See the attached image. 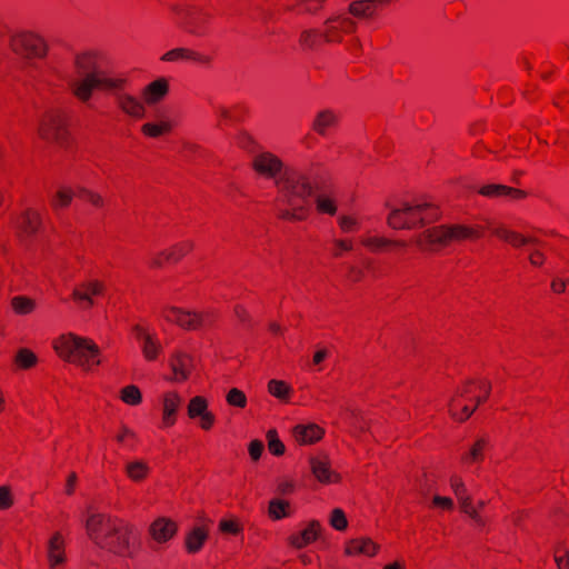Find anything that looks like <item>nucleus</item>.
<instances>
[{"label":"nucleus","instance_id":"2f4dec72","mask_svg":"<svg viewBox=\"0 0 569 569\" xmlns=\"http://www.w3.org/2000/svg\"><path fill=\"white\" fill-rule=\"evenodd\" d=\"M190 358L187 353L177 352L170 359V367L174 375V380L182 382L189 378L188 370Z\"/></svg>","mask_w":569,"mask_h":569},{"label":"nucleus","instance_id":"f3484780","mask_svg":"<svg viewBox=\"0 0 569 569\" xmlns=\"http://www.w3.org/2000/svg\"><path fill=\"white\" fill-rule=\"evenodd\" d=\"M218 118L217 127L224 128L244 121L248 116V109L243 104H234L230 108L219 106L216 108Z\"/></svg>","mask_w":569,"mask_h":569},{"label":"nucleus","instance_id":"9b49d317","mask_svg":"<svg viewBox=\"0 0 569 569\" xmlns=\"http://www.w3.org/2000/svg\"><path fill=\"white\" fill-rule=\"evenodd\" d=\"M104 291L106 286L102 281L90 280L77 284L72 290L71 299L79 308L88 310L94 306L93 298L103 296Z\"/></svg>","mask_w":569,"mask_h":569},{"label":"nucleus","instance_id":"6ab92c4d","mask_svg":"<svg viewBox=\"0 0 569 569\" xmlns=\"http://www.w3.org/2000/svg\"><path fill=\"white\" fill-rule=\"evenodd\" d=\"M478 193L483 197H487V198L510 197L511 199H515V200H522L528 197V192L522 189L509 187L506 184H499V183L483 184L478 190Z\"/></svg>","mask_w":569,"mask_h":569},{"label":"nucleus","instance_id":"bb28decb","mask_svg":"<svg viewBox=\"0 0 569 569\" xmlns=\"http://www.w3.org/2000/svg\"><path fill=\"white\" fill-rule=\"evenodd\" d=\"M116 100L118 108L126 114L136 119H142L144 117V106L136 97L121 92L120 94H117Z\"/></svg>","mask_w":569,"mask_h":569},{"label":"nucleus","instance_id":"39448f33","mask_svg":"<svg viewBox=\"0 0 569 569\" xmlns=\"http://www.w3.org/2000/svg\"><path fill=\"white\" fill-rule=\"evenodd\" d=\"M440 217L439 208L430 203L411 206L405 203L401 208L392 210L388 216V224L392 229H412L423 227Z\"/></svg>","mask_w":569,"mask_h":569},{"label":"nucleus","instance_id":"20e7f679","mask_svg":"<svg viewBox=\"0 0 569 569\" xmlns=\"http://www.w3.org/2000/svg\"><path fill=\"white\" fill-rule=\"evenodd\" d=\"M491 389V382L486 379L466 381L449 402L451 417L458 422L467 421L477 408L489 399Z\"/></svg>","mask_w":569,"mask_h":569},{"label":"nucleus","instance_id":"dca6fc26","mask_svg":"<svg viewBox=\"0 0 569 569\" xmlns=\"http://www.w3.org/2000/svg\"><path fill=\"white\" fill-rule=\"evenodd\" d=\"M42 226L40 213L31 208L26 209L17 220V229L19 237H32Z\"/></svg>","mask_w":569,"mask_h":569},{"label":"nucleus","instance_id":"58836bf2","mask_svg":"<svg viewBox=\"0 0 569 569\" xmlns=\"http://www.w3.org/2000/svg\"><path fill=\"white\" fill-rule=\"evenodd\" d=\"M150 468L143 461H132L126 466V472L128 478L134 482L144 480L149 475Z\"/></svg>","mask_w":569,"mask_h":569},{"label":"nucleus","instance_id":"a19ab883","mask_svg":"<svg viewBox=\"0 0 569 569\" xmlns=\"http://www.w3.org/2000/svg\"><path fill=\"white\" fill-rule=\"evenodd\" d=\"M11 307L17 315H29L36 309V301L26 296H16L11 299Z\"/></svg>","mask_w":569,"mask_h":569},{"label":"nucleus","instance_id":"c85d7f7f","mask_svg":"<svg viewBox=\"0 0 569 569\" xmlns=\"http://www.w3.org/2000/svg\"><path fill=\"white\" fill-rule=\"evenodd\" d=\"M493 234L508 242L513 248H521L528 244H537L539 240L535 237H526L517 231L507 228H496Z\"/></svg>","mask_w":569,"mask_h":569},{"label":"nucleus","instance_id":"052dcab7","mask_svg":"<svg viewBox=\"0 0 569 569\" xmlns=\"http://www.w3.org/2000/svg\"><path fill=\"white\" fill-rule=\"evenodd\" d=\"M184 56H187V48H174L163 53L160 60L164 62H176L186 60Z\"/></svg>","mask_w":569,"mask_h":569},{"label":"nucleus","instance_id":"f704fd0d","mask_svg":"<svg viewBox=\"0 0 569 569\" xmlns=\"http://www.w3.org/2000/svg\"><path fill=\"white\" fill-rule=\"evenodd\" d=\"M268 516L273 521L290 517V502L283 499L270 500L268 506Z\"/></svg>","mask_w":569,"mask_h":569},{"label":"nucleus","instance_id":"5701e85b","mask_svg":"<svg viewBox=\"0 0 569 569\" xmlns=\"http://www.w3.org/2000/svg\"><path fill=\"white\" fill-rule=\"evenodd\" d=\"M340 121L339 114L331 109L320 110L312 123L311 129L319 136L325 137L330 129L338 127Z\"/></svg>","mask_w":569,"mask_h":569},{"label":"nucleus","instance_id":"ea45409f","mask_svg":"<svg viewBox=\"0 0 569 569\" xmlns=\"http://www.w3.org/2000/svg\"><path fill=\"white\" fill-rule=\"evenodd\" d=\"M192 248L193 246L190 241H182L173 244L169 249H166V254L169 258V263H178L183 257H186L192 250Z\"/></svg>","mask_w":569,"mask_h":569},{"label":"nucleus","instance_id":"37998d69","mask_svg":"<svg viewBox=\"0 0 569 569\" xmlns=\"http://www.w3.org/2000/svg\"><path fill=\"white\" fill-rule=\"evenodd\" d=\"M268 391L274 398L287 400L291 393V387L283 380L271 379L268 382Z\"/></svg>","mask_w":569,"mask_h":569},{"label":"nucleus","instance_id":"bf43d9fd","mask_svg":"<svg viewBox=\"0 0 569 569\" xmlns=\"http://www.w3.org/2000/svg\"><path fill=\"white\" fill-rule=\"evenodd\" d=\"M233 311L237 319L241 322L243 327H246L247 329H251L253 327L252 318L249 311L242 305H236Z\"/></svg>","mask_w":569,"mask_h":569},{"label":"nucleus","instance_id":"2eb2a0df","mask_svg":"<svg viewBox=\"0 0 569 569\" xmlns=\"http://www.w3.org/2000/svg\"><path fill=\"white\" fill-rule=\"evenodd\" d=\"M178 532V525L170 518L159 517L149 527L151 538L158 543H166Z\"/></svg>","mask_w":569,"mask_h":569},{"label":"nucleus","instance_id":"7ed1b4c3","mask_svg":"<svg viewBox=\"0 0 569 569\" xmlns=\"http://www.w3.org/2000/svg\"><path fill=\"white\" fill-rule=\"evenodd\" d=\"M57 355L69 363L77 365L89 371L93 366L100 365L101 355L99 346L90 338L76 333L61 335L53 342Z\"/></svg>","mask_w":569,"mask_h":569},{"label":"nucleus","instance_id":"680f3d73","mask_svg":"<svg viewBox=\"0 0 569 569\" xmlns=\"http://www.w3.org/2000/svg\"><path fill=\"white\" fill-rule=\"evenodd\" d=\"M116 440L119 443L130 441V446L133 447L136 443V433L126 425H121L120 430L116 436Z\"/></svg>","mask_w":569,"mask_h":569},{"label":"nucleus","instance_id":"cd10ccee","mask_svg":"<svg viewBox=\"0 0 569 569\" xmlns=\"http://www.w3.org/2000/svg\"><path fill=\"white\" fill-rule=\"evenodd\" d=\"M181 398L178 392L169 391L163 397L162 425L166 428L172 427L177 421V411L180 407Z\"/></svg>","mask_w":569,"mask_h":569},{"label":"nucleus","instance_id":"0eeeda50","mask_svg":"<svg viewBox=\"0 0 569 569\" xmlns=\"http://www.w3.org/2000/svg\"><path fill=\"white\" fill-rule=\"evenodd\" d=\"M278 186L288 206H295L299 201L305 203L315 192L309 178L293 168H284Z\"/></svg>","mask_w":569,"mask_h":569},{"label":"nucleus","instance_id":"a18cd8bd","mask_svg":"<svg viewBox=\"0 0 569 569\" xmlns=\"http://www.w3.org/2000/svg\"><path fill=\"white\" fill-rule=\"evenodd\" d=\"M161 351V345L154 336L146 337L142 343V353L147 361H154L158 359Z\"/></svg>","mask_w":569,"mask_h":569},{"label":"nucleus","instance_id":"f03ea898","mask_svg":"<svg viewBox=\"0 0 569 569\" xmlns=\"http://www.w3.org/2000/svg\"><path fill=\"white\" fill-rule=\"evenodd\" d=\"M486 227L482 224H440L423 230L417 237V244L421 250H437L452 242L478 240L485 236Z\"/></svg>","mask_w":569,"mask_h":569},{"label":"nucleus","instance_id":"393cba45","mask_svg":"<svg viewBox=\"0 0 569 569\" xmlns=\"http://www.w3.org/2000/svg\"><path fill=\"white\" fill-rule=\"evenodd\" d=\"M380 546L372 541V539L362 537L349 540L346 545L345 553L347 556L365 555L368 557H373L377 555Z\"/></svg>","mask_w":569,"mask_h":569},{"label":"nucleus","instance_id":"a211bd4d","mask_svg":"<svg viewBox=\"0 0 569 569\" xmlns=\"http://www.w3.org/2000/svg\"><path fill=\"white\" fill-rule=\"evenodd\" d=\"M74 69L80 77L79 80H87L90 77L96 78L102 69L98 63L97 56L92 52H83L76 56Z\"/></svg>","mask_w":569,"mask_h":569},{"label":"nucleus","instance_id":"864d4df0","mask_svg":"<svg viewBox=\"0 0 569 569\" xmlns=\"http://www.w3.org/2000/svg\"><path fill=\"white\" fill-rule=\"evenodd\" d=\"M219 530L223 533L237 536L243 531V527L237 519H221Z\"/></svg>","mask_w":569,"mask_h":569},{"label":"nucleus","instance_id":"423d86ee","mask_svg":"<svg viewBox=\"0 0 569 569\" xmlns=\"http://www.w3.org/2000/svg\"><path fill=\"white\" fill-rule=\"evenodd\" d=\"M128 79L124 77H111L106 70H102L96 78L90 77L87 80H76L71 83L72 94L81 102H88L93 91H102L117 97L127 87Z\"/></svg>","mask_w":569,"mask_h":569},{"label":"nucleus","instance_id":"4d7b16f0","mask_svg":"<svg viewBox=\"0 0 569 569\" xmlns=\"http://www.w3.org/2000/svg\"><path fill=\"white\" fill-rule=\"evenodd\" d=\"M333 22H329V18L325 21L323 39L326 43L340 42L342 40V31L340 29H333Z\"/></svg>","mask_w":569,"mask_h":569},{"label":"nucleus","instance_id":"49530a36","mask_svg":"<svg viewBox=\"0 0 569 569\" xmlns=\"http://www.w3.org/2000/svg\"><path fill=\"white\" fill-rule=\"evenodd\" d=\"M120 399L130 406H138L142 402V393L136 385H129L121 389Z\"/></svg>","mask_w":569,"mask_h":569},{"label":"nucleus","instance_id":"69168bd1","mask_svg":"<svg viewBox=\"0 0 569 569\" xmlns=\"http://www.w3.org/2000/svg\"><path fill=\"white\" fill-rule=\"evenodd\" d=\"M78 197L86 201H89L94 207H101L103 204V200L100 197V194L91 192L87 189H81L78 193Z\"/></svg>","mask_w":569,"mask_h":569},{"label":"nucleus","instance_id":"de8ad7c7","mask_svg":"<svg viewBox=\"0 0 569 569\" xmlns=\"http://www.w3.org/2000/svg\"><path fill=\"white\" fill-rule=\"evenodd\" d=\"M268 441V450L271 455L280 457L284 453V443L280 440L276 429H269L266 435Z\"/></svg>","mask_w":569,"mask_h":569},{"label":"nucleus","instance_id":"412c9836","mask_svg":"<svg viewBox=\"0 0 569 569\" xmlns=\"http://www.w3.org/2000/svg\"><path fill=\"white\" fill-rule=\"evenodd\" d=\"M325 429L317 423L297 425L293 428V437L302 446L319 442L325 436Z\"/></svg>","mask_w":569,"mask_h":569},{"label":"nucleus","instance_id":"9d476101","mask_svg":"<svg viewBox=\"0 0 569 569\" xmlns=\"http://www.w3.org/2000/svg\"><path fill=\"white\" fill-rule=\"evenodd\" d=\"M10 47L17 56L28 60L44 58L49 49L44 38L32 31H22L12 36Z\"/></svg>","mask_w":569,"mask_h":569},{"label":"nucleus","instance_id":"338daca9","mask_svg":"<svg viewBox=\"0 0 569 569\" xmlns=\"http://www.w3.org/2000/svg\"><path fill=\"white\" fill-rule=\"evenodd\" d=\"M237 143L240 148L251 151L256 144L253 138L246 131L239 132Z\"/></svg>","mask_w":569,"mask_h":569},{"label":"nucleus","instance_id":"1a4fd4ad","mask_svg":"<svg viewBox=\"0 0 569 569\" xmlns=\"http://www.w3.org/2000/svg\"><path fill=\"white\" fill-rule=\"evenodd\" d=\"M161 316L166 321L189 331H196L203 327L211 326L217 320V313L214 311L194 312L173 306L163 307Z\"/></svg>","mask_w":569,"mask_h":569},{"label":"nucleus","instance_id":"8fccbe9b","mask_svg":"<svg viewBox=\"0 0 569 569\" xmlns=\"http://www.w3.org/2000/svg\"><path fill=\"white\" fill-rule=\"evenodd\" d=\"M460 503V510L468 515L473 521L478 526V527H485L486 525V521L483 520V518L480 516L479 511L477 508H475L472 506V499L471 497L469 498H465L462 501L459 502Z\"/></svg>","mask_w":569,"mask_h":569},{"label":"nucleus","instance_id":"0e129e2a","mask_svg":"<svg viewBox=\"0 0 569 569\" xmlns=\"http://www.w3.org/2000/svg\"><path fill=\"white\" fill-rule=\"evenodd\" d=\"M264 450V445L261 440L254 439L249 442L248 452L252 461H258Z\"/></svg>","mask_w":569,"mask_h":569},{"label":"nucleus","instance_id":"b1692460","mask_svg":"<svg viewBox=\"0 0 569 569\" xmlns=\"http://www.w3.org/2000/svg\"><path fill=\"white\" fill-rule=\"evenodd\" d=\"M168 93L169 82L162 77L150 82L143 88L142 99L148 106H152L163 100Z\"/></svg>","mask_w":569,"mask_h":569},{"label":"nucleus","instance_id":"a878e982","mask_svg":"<svg viewBox=\"0 0 569 569\" xmlns=\"http://www.w3.org/2000/svg\"><path fill=\"white\" fill-rule=\"evenodd\" d=\"M209 538V530L204 526L193 527L184 538V549L189 555H196L203 548Z\"/></svg>","mask_w":569,"mask_h":569},{"label":"nucleus","instance_id":"13d9d810","mask_svg":"<svg viewBox=\"0 0 569 569\" xmlns=\"http://www.w3.org/2000/svg\"><path fill=\"white\" fill-rule=\"evenodd\" d=\"M186 60L193 61L201 66H210L213 61V58L209 54L201 53L199 51L187 48Z\"/></svg>","mask_w":569,"mask_h":569},{"label":"nucleus","instance_id":"c03bdc74","mask_svg":"<svg viewBox=\"0 0 569 569\" xmlns=\"http://www.w3.org/2000/svg\"><path fill=\"white\" fill-rule=\"evenodd\" d=\"M73 198V192L69 188H61L52 197L50 204L53 210L64 209L70 206Z\"/></svg>","mask_w":569,"mask_h":569},{"label":"nucleus","instance_id":"5fc2aeb1","mask_svg":"<svg viewBox=\"0 0 569 569\" xmlns=\"http://www.w3.org/2000/svg\"><path fill=\"white\" fill-rule=\"evenodd\" d=\"M316 204L319 213H327L330 216H335L337 213V204L335 200L328 197L319 196L316 200Z\"/></svg>","mask_w":569,"mask_h":569},{"label":"nucleus","instance_id":"6e6d98bb","mask_svg":"<svg viewBox=\"0 0 569 569\" xmlns=\"http://www.w3.org/2000/svg\"><path fill=\"white\" fill-rule=\"evenodd\" d=\"M450 487L457 497L458 501H462L465 498L470 496L467 493V488L461 477L453 475L450 477Z\"/></svg>","mask_w":569,"mask_h":569},{"label":"nucleus","instance_id":"4468645a","mask_svg":"<svg viewBox=\"0 0 569 569\" xmlns=\"http://www.w3.org/2000/svg\"><path fill=\"white\" fill-rule=\"evenodd\" d=\"M390 0H355L348 6V13L359 20L373 19L378 10L389 4Z\"/></svg>","mask_w":569,"mask_h":569},{"label":"nucleus","instance_id":"e2e57ef3","mask_svg":"<svg viewBox=\"0 0 569 569\" xmlns=\"http://www.w3.org/2000/svg\"><path fill=\"white\" fill-rule=\"evenodd\" d=\"M13 506V497L10 487H0V510H7Z\"/></svg>","mask_w":569,"mask_h":569},{"label":"nucleus","instance_id":"c756f323","mask_svg":"<svg viewBox=\"0 0 569 569\" xmlns=\"http://www.w3.org/2000/svg\"><path fill=\"white\" fill-rule=\"evenodd\" d=\"M48 560L51 567L60 566L66 561L64 539L59 531L54 532L49 540Z\"/></svg>","mask_w":569,"mask_h":569},{"label":"nucleus","instance_id":"f8f14e48","mask_svg":"<svg viewBox=\"0 0 569 569\" xmlns=\"http://www.w3.org/2000/svg\"><path fill=\"white\" fill-rule=\"evenodd\" d=\"M211 17L203 10L191 7L188 8L182 17V29L196 37H206L209 33Z\"/></svg>","mask_w":569,"mask_h":569},{"label":"nucleus","instance_id":"c9c22d12","mask_svg":"<svg viewBox=\"0 0 569 569\" xmlns=\"http://www.w3.org/2000/svg\"><path fill=\"white\" fill-rule=\"evenodd\" d=\"M291 209L279 210L277 217L286 221H303L309 216V210L306 206L296 202L295 206H290Z\"/></svg>","mask_w":569,"mask_h":569},{"label":"nucleus","instance_id":"f257e3e1","mask_svg":"<svg viewBox=\"0 0 569 569\" xmlns=\"http://www.w3.org/2000/svg\"><path fill=\"white\" fill-rule=\"evenodd\" d=\"M87 537L99 549L120 558L133 559L141 550V531L130 520L108 512L87 509Z\"/></svg>","mask_w":569,"mask_h":569},{"label":"nucleus","instance_id":"4c0bfd02","mask_svg":"<svg viewBox=\"0 0 569 569\" xmlns=\"http://www.w3.org/2000/svg\"><path fill=\"white\" fill-rule=\"evenodd\" d=\"M299 42L306 49H317L326 43L323 33L319 29L305 30L300 34Z\"/></svg>","mask_w":569,"mask_h":569},{"label":"nucleus","instance_id":"aec40b11","mask_svg":"<svg viewBox=\"0 0 569 569\" xmlns=\"http://www.w3.org/2000/svg\"><path fill=\"white\" fill-rule=\"evenodd\" d=\"M321 532L320 521L313 519L308 526L299 533H293L289 537V543L296 549H302L315 542Z\"/></svg>","mask_w":569,"mask_h":569},{"label":"nucleus","instance_id":"e433bc0d","mask_svg":"<svg viewBox=\"0 0 569 569\" xmlns=\"http://www.w3.org/2000/svg\"><path fill=\"white\" fill-rule=\"evenodd\" d=\"M38 363L37 355L29 348H20L14 356V365L18 369L29 370Z\"/></svg>","mask_w":569,"mask_h":569},{"label":"nucleus","instance_id":"ddd939ff","mask_svg":"<svg viewBox=\"0 0 569 569\" xmlns=\"http://www.w3.org/2000/svg\"><path fill=\"white\" fill-rule=\"evenodd\" d=\"M252 169L264 179H274L280 173L282 174L284 170L282 160L268 151L261 152L253 158Z\"/></svg>","mask_w":569,"mask_h":569},{"label":"nucleus","instance_id":"4be33fe9","mask_svg":"<svg viewBox=\"0 0 569 569\" xmlns=\"http://www.w3.org/2000/svg\"><path fill=\"white\" fill-rule=\"evenodd\" d=\"M312 475L321 483H338L341 481L340 473L331 470L330 462L326 459L310 458Z\"/></svg>","mask_w":569,"mask_h":569},{"label":"nucleus","instance_id":"72a5a7b5","mask_svg":"<svg viewBox=\"0 0 569 569\" xmlns=\"http://www.w3.org/2000/svg\"><path fill=\"white\" fill-rule=\"evenodd\" d=\"M172 131L170 121L147 122L141 126V133L148 138L157 139Z\"/></svg>","mask_w":569,"mask_h":569},{"label":"nucleus","instance_id":"09e8293b","mask_svg":"<svg viewBox=\"0 0 569 569\" xmlns=\"http://www.w3.org/2000/svg\"><path fill=\"white\" fill-rule=\"evenodd\" d=\"M206 410H208V401L204 397L196 396L190 399L189 405H188V417L190 419L198 418Z\"/></svg>","mask_w":569,"mask_h":569},{"label":"nucleus","instance_id":"473e14b6","mask_svg":"<svg viewBox=\"0 0 569 569\" xmlns=\"http://www.w3.org/2000/svg\"><path fill=\"white\" fill-rule=\"evenodd\" d=\"M489 445V440L486 437L477 439L468 452H466L461 460L465 463L472 465L483 461L485 450Z\"/></svg>","mask_w":569,"mask_h":569},{"label":"nucleus","instance_id":"7c9ffc66","mask_svg":"<svg viewBox=\"0 0 569 569\" xmlns=\"http://www.w3.org/2000/svg\"><path fill=\"white\" fill-rule=\"evenodd\" d=\"M362 244L372 252L392 251L398 248H405L406 241L391 240L385 237L372 236L362 240Z\"/></svg>","mask_w":569,"mask_h":569},{"label":"nucleus","instance_id":"3c124183","mask_svg":"<svg viewBox=\"0 0 569 569\" xmlns=\"http://www.w3.org/2000/svg\"><path fill=\"white\" fill-rule=\"evenodd\" d=\"M226 401L231 407L243 409L247 406V396L242 390L231 388L226 396Z\"/></svg>","mask_w":569,"mask_h":569},{"label":"nucleus","instance_id":"603ef678","mask_svg":"<svg viewBox=\"0 0 569 569\" xmlns=\"http://www.w3.org/2000/svg\"><path fill=\"white\" fill-rule=\"evenodd\" d=\"M330 526L338 530L345 531L348 528V519L345 511L340 508H335L330 515Z\"/></svg>","mask_w":569,"mask_h":569},{"label":"nucleus","instance_id":"6e6552de","mask_svg":"<svg viewBox=\"0 0 569 569\" xmlns=\"http://www.w3.org/2000/svg\"><path fill=\"white\" fill-rule=\"evenodd\" d=\"M39 136L46 141L54 142L66 149L69 148L72 139L67 112L60 109L47 111L40 121Z\"/></svg>","mask_w":569,"mask_h":569},{"label":"nucleus","instance_id":"79ce46f5","mask_svg":"<svg viewBox=\"0 0 569 569\" xmlns=\"http://www.w3.org/2000/svg\"><path fill=\"white\" fill-rule=\"evenodd\" d=\"M329 22H333V29H340L342 33L350 34L356 32L357 22L347 14L332 16L329 18Z\"/></svg>","mask_w":569,"mask_h":569},{"label":"nucleus","instance_id":"774afa93","mask_svg":"<svg viewBox=\"0 0 569 569\" xmlns=\"http://www.w3.org/2000/svg\"><path fill=\"white\" fill-rule=\"evenodd\" d=\"M555 561L558 566V569H569V551L556 550Z\"/></svg>","mask_w":569,"mask_h":569}]
</instances>
